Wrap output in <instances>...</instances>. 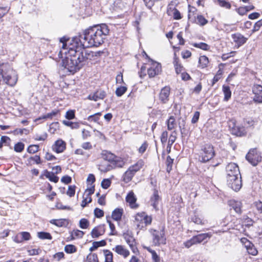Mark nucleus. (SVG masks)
I'll list each match as a JSON object with an SVG mask.
<instances>
[{
	"mask_svg": "<svg viewBox=\"0 0 262 262\" xmlns=\"http://www.w3.org/2000/svg\"><path fill=\"white\" fill-rule=\"evenodd\" d=\"M109 31L106 24L95 25L85 30L83 34L73 37L72 42L84 47H98L103 42Z\"/></svg>",
	"mask_w": 262,
	"mask_h": 262,
	"instance_id": "nucleus-1",
	"label": "nucleus"
},
{
	"mask_svg": "<svg viewBox=\"0 0 262 262\" xmlns=\"http://www.w3.org/2000/svg\"><path fill=\"white\" fill-rule=\"evenodd\" d=\"M72 47H70L69 54L70 57L67 56L62 60L61 66L71 73H75L79 70L82 65L80 58L81 56L77 49V46L73 42Z\"/></svg>",
	"mask_w": 262,
	"mask_h": 262,
	"instance_id": "nucleus-2",
	"label": "nucleus"
},
{
	"mask_svg": "<svg viewBox=\"0 0 262 262\" xmlns=\"http://www.w3.org/2000/svg\"><path fill=\"white\" fill-rule=\"evenodd\" d=\"M75 44V46H77V49L81 55V56L80 55V58L82 66L87 61L96 60L98 57L101 56L104 53L103 51H101L96 52L86 51L85 50L86 47L79 44Z\"/></svg>",
	"mask_w": 262,
	"mask_h": 262,
	"instance_id": "nucleus-3",
	"label": "nucleus"
},
{
	"mask_svg": "<svg viewBox=\"0 0 262 262\" xmlns=\"http://www.w3.org/2000/svg\"><path fill=\"white\" fill-rule=\"evenodd\" d=\"M214 151L213 147L210 144L203 146L199 153V160L200 162L205 163L213 158Z\"/></svg>",
	"mask_w": 262,
	"mask_h": 262,
	"instance_id": "nucleus-4",
	"label": "nucleus"
},
{
	"mask_svg": "<svg viewBox=\"0 0 262 262\" xmlns=\"http://www.w3.org/2000/svg\"><path fill=\"white\" fill-rule=\"evenodd\" d=\"M151 234L152 235V243L155 246L166 244V238L163 229L160 231L152 230Z\"/></svg>",
	"mask_w": 262,
	"mask_h": 262,
	"instance_id": "nucleus-5",
	"label": "nucleus"
},
{
	"mask_svg": "<svg viewBox=\"0 0 262 262\" xmlns=\"http://www.w3.org/2000/svg\"><path fill=\"white\" fill-rule=\"evenodd\" d=\"M227 184L229 187L235 191H239L242 186L241 176H232L227 179Z\"/></svg>",
	"mask_w": 262,
	"mask_h": 262,
	"instance_id": "nucleus-6",
	"label": "nucleus"
},
{
	"mask_svg": "<svg viewBox=\"0 0 262 262\" xmlns=\"http://www.w3.org/2000/svg\"><path fill=\"white\" fill-rule=\"evenodd\" d=\"M246 158L253 166H256L261 161V156L256 149H251L247 154Z\"/></svg>",
	"mask_w": 262,
	"mask_h": 262,
	"instance_id": "nucleus-7",
	"label": "nucleus"
},
{
	"mask_svg": "<svg viewBox=\"0 0 262 262\" xmlns=\"http://www.w3.org/2000/svg\"><path fill=\"white\" fill-rule=\"evenodd\" d=\"M227 179L232 178V176H241L238 166L234 163L228 164L226 168Z\"/></svg>",
	"mask_w": 262,
	"mask_h": 262,
	"instance_id": "nucleus-8",
	"label": "nucleus"
},
{
	"mask_svg": "<svg viewBox=\"0 0 262 262\" xmlns=\"http://www.w3.org/2000/svg\"><path fill=\"white\" fill-rule=\"evenodd\" d=\"M151 64L150 68L147 69V74L149 78L154 77L161 72V64L151 60Z\"/></svg>",
	"mask_w": 262,
	"mask_h": 262,
	"instance_id": "nucleus-9",
	"label": "nucleus"
},
{
	"mask_svg": "<svg viewBox=\"0 0 262 262\" xmlns=\"http://www.w3.org/2000/svg\"><path fill=\"white\" fill-rule=\"evenodd\" d=\"M170 88L169 86H166L163 88L159 93V99L161 103L166 104L169 101Z\"/></svg>",
	"mask_w": 262,
	"mask_h": 262,
	"instance_id": "nucleus-10",
	"label": "nucleus"
},
{
	"mask_svg": "<svg viewBox=\"0 0 262 262\" xmlns=\"http://www.w3.org/2000/svg\"><path fill=\"white\" fill-rule=\"evenodd\" d=\"M254 95L253 100L258 103H262V86L258 84L254 85L252 88Z\"/></svg>",
	"mask_w": 262,
	"mask_h": 262,
	"instance_id": "nucleus-11",
	"label": "nucleus"
},
{
	"mask_svg": "<svg viewBox=\"0 0 262 262\" xmlns=\"http://www.w3.org/2000/svg\"><path fill=\"white\" fill-rule=\"evenodd\" d=\"M106 92L102 90H99L93 94L89 95L88 98L91 100L97 101L99 99H103L106 96Z\"/></svg>",
	"mask_w": 262,
	"mask_h": 262,
	"instance_id": "nucleus-12",
	"label": "nucleus"
},
{
	"mask_svg": "<svg viewBox=\"0 0 262 262\" xmlns=\"http://www.w3.org/2000/svg\"><path fill=\"white\" fill-rule=\"evenodd\" d=\"M66 144L62 140H57L52 146L53 150L57 153L62 152L66 149Z\"/></svg>",
	"mask_w": 262,
	"mask_h": 262,
	"instance_id": "nucleus-13",
	"label": "nucleus"
},
{
	"mask_svg": "<svg viewBox=\"0 0 262 262\" xmlns=\"http://www.w3.org/2000/svg\"><path fill=\"white\" fill-rule=\"evenodd\" d=\"M228 204L230 207L234 209L236 213L241 214L242 206L241 202L235 201V200H231L228 201Z\"/></svg>",
	"mask_w": 262,
	"mask_h": 262,
	"instance_id": "nucleus-14",
	"label": "nucleus"
},
{
	"mask_svg": "<svg viewBox=\"0 0 262 262\" xmlns=\"http://www.w3.org/2000/svg\"><path fill=\"white\" fill-rule=\"evenodd\" d=\"M211 236V234L209 233H201L197 235L193 236L192 238L193 239V241L194 242V244H198L202 243L203 241H204L205 239H206L207 238H210Z\"/></svg>",
	"mask_w": 262,
	"mask_h": 262,
	"instance_id": "nucleus-15",
	"label": "nucleus"
},
{
	"mask_svg": "<svg viewBox=\"0 0 262 262\" xmlns=\"http://www.w3.org/2000/svg\"><path fill=\"white\" fill-rule=\"evenodd\" d=\"M136 201L137 199L134 193L132 191H130L126 197V201L129 204L131 208H136L138 207V206L136 203Z\"/></svg>",
	"mask_w": 262,
	"mask_h": 262,
	"instance_id": "nucleus-16",
	"label": "nucleus"
},
{
	"mask_svg": "<svg viewBox=\"0 0 262 262\" xmlns=\"http://www.w3.org/2000/svg\"><path fill=\"white\" fill-rule=\"evenodd\" d=\"M232 38L233 41L238 45V47L241 46L244 44L247 38L245 37L240 33H235L232 35Z\"/></svg>",
	"mask_w": 262,
	"mask_h": 262,
	"instance_id": "nucleus-17",
	"label": "nucleus"
},
{
	"mask_svg": "<svg viewBox=\"0 0 262 262\" xmlns=\"http://www.w3.org/2000/svg\"><path fill=\"white\" fill-rule=\"evenodd\" d=\"M231 127L232 134L237 136H242L246 134V132L243 126H237L235 123H233Z\"/></svg>",
	"mask_w": 262,
	"mask_h": 262,
	"instance_id": "nucleus-18",
	"label": "nucleus"
},
{
	"mask_svg": "<svg viewBox=\"0 0 262 262\" xmlns=\"http://www.w3.org/2000/svg\"><path fill=\"white\" fill-rule=\"evenodd\" d=\"M117 253L123 256L124 258L127 257L129 255V252L128 250L124 248L122 245H117L113 249Z\"/></svg>",
	"mask_w": 262,
	"mask_h": 262,
	"instance_id": "nucleus-19",
	"label": "nucleus"
},
{
	"mask_svg": "<svg viewBox=\"0 0 262 262\" xmlns=\"http://www.w3.org/2000/svg\"><path fill=\"white\" fill-rule=\"evenodd\" d=\"M136 173L129 168L125 172L123 175V181L127 183L130 182Z\"/></svg>",
	"mask_w": 262,
	"mask_h": 262,
	"instance_id": "nucleus-20",
	"label": "nucleus"
},
{
	"mask_svg": "<svg viewBox=\"0 0 262 262\" xmlns=\"http://www.w3.org/2000/svg\"><path fill=\"white\" fill-rule=\"evenodd\" d=\"M111 165L113 166V169L117 167L121 168L125 165V162L121 158L116 156V158H114Z\"/></svg>",
	"mask_w": 262,
	"mask_h": 262,
	"instance_id": "nucleus-21",
	"label": "nucleus"
},
{
	"mask_svg": "<svg viewBox=\"0 0 262 262\" xmlns=\"http://www.w3.org/2000/svg\"><path fill=\"white\" fill-rule=\"evenodd\" d=\"M101 156L104 160L111 162V164L114 160V158H116V156L115 155L107 150H103L101 153Z\"/></svg>",
	"mask_w": 262,
	"mask_h": 262,
	"instance_id": "nucleus-22",
	"label": "nucleus"
},
{
	"mask_svg": "<svg viewBox=\"0 0 262 262\" xmlns=\"http://www.w3.org/2000/svg\"><path fill=\"white\" fill-rule=\"evenodd\" d=\"M159 199L160 197L159 195H158V192L157 190L155 189L153 193V195L150 198V201L151 202V205L156 209H157V205L159 201Z\"/></svg>",
	"mask_w": 262,
	"mask_h": 262,
	"instance_id": "nucleus-23",
	"label": "nucleus"
},
{
	"mask_svg": "<svg viewBox=\"0 0 262 262\" xmlns=\"http://www.w3.org/2000/svg\"><path fill=\"white\" fill-rule=\"evenodd\" d=\"M50 223L58 227L67 226L68 224V220L64 219H61L58 220L53 219L50 221Z\"/></svg>",
	"mask_w": 262,
	"mask_h": 262,
	"instance_id": "nucleus-24",
	"label": "nucleus"
},
{
	"mask_svg": "<svg viewBox=\"0 0 262 262\" xmlns=\"http://www.w3.org/2000/svg\"><path fill=\"white\" fill-rule=\"evenodd\" d=\"M247 250L249 254L252 255H256L258 253V251L255 248L254 245L250 242H247L246 247Z\"/></svg>",
	"mask_w": 262,
	"mask_h": 262,
	"instance_id": "nucleus-25",
	"label": "nucleus"
},
{
	"mask_svg": "<svg viewBox=\"0 0 262 262\" xmlns=\"http://www.w3.org/2000/svg\"><path fill=\"white\" fill-rule=\"evenodd\" d=\"M144 161L140 159L137 162L136 164L130 166L129 168L133 171L134 173H136L137 171L140 170L144 166Z\"/></svg>",
	"mask_w": 262,
	"mask_h": 262,
	"instance_id": "nucleus-26",
	"label": "nucleus"
},
{
	"mask_svg": "<svg viewBox=\"0 0 262 262\" xmlns=\"http://www.w3.org/2000/svg\"><path fill=\"white\" fill-rule=\"evenodd\" d=\"M173 63L176 73L178 74L180 73L183 70V67L180 63L179 58L176 57V54H174V58Z\"/></svg>",
	"mask_w": 262,
	"mask_h": 262,
	"instance_id": "nucleus-27",
	"label": "nucleus"
},
{
	"mask_svg": "<svg viewBox=\"0 0 262 262\" xmlns=\"http://www.w3.org/2000/svg\"><path fill=\"white\" fill-rule=\"evenodd\" d=\"M123 213V209L117 208L115 209L112 214V218L117 221L121 220Z\"/></svg>",
	"mask_w": 262,
	"mask_h": 262,
	"instance_id": "nucleus-28",
	"label": "nucleus"
},
{
	"mask_svg": "<svg viewBox=\"0 0 262 262\" xmlns=\"http://www.w3.org/2000/svg\"><path fill=\"white\" fill-rule=\"evenodd\" d=\"M223 91L224 94V100L227 101L231 98V92L230 87L228 85H224L223 86Z\"/></svg>",
	"mask_w": 262,
	"mask_h": 262,
	"instance_id": "nucleus-29",
	"label": "nucleus"
},
{
	"mask_svg": "<svg viewBox=\"0 0 262 262\" xmlns=\"http://www.w3.org/2000/svg\"><path fill=\"white\" fill-rule=\"evenodd\" d=\"M45 176L51 182L57 183L58 181L59 178L58 177L56 176L54 173L50 172L47 170L45 171Z\"/></svg>",
	"mask_w": 262,
	"mask_h": 262,
	"instance_id": "nucleus-30",
	"label": "nucleus"
},
{
	"mask_svg": "<svg viewBox=\"0 0 262 262\" xmlns=\"http://www.w3.org/2000/svg\"><path fill=\"white\" fill-rule=\"evenodd\" d=\"M145 213L144 212H142L140 213H138L136 214L135 216V221L137 223V226L138 227H140V224H143V222L144 218L145 217Z\"/></svg>",
	"mask_w": 262,
	"mask_h": 262,
	"instance_id": "nucleus-31",
	"label": "nucleus"
},
{
	"mask_svg": "<svg viewBox=\"0 0 262 262\" xmlns=\"http://www.w3.org/2000/svg\"><path fill=\"white\" fill-rule=\"evenodd\" d=\"M103 252L105 256V262H113L112 252L108 250H103Z\"/></svg>",
	"mask_w": 262,
	"mask_h": 262,
	"instance_id": "nucleus-32",
	"label": "nucleus"
},
{
	"mask_svg": "<svg viewBox=\"0 0 262 262\" xmlns=\"http://www.w3.org/2000/svg\"><path fill=\"white\" fill-rule=\"evenodd\" d=\"M199 62L200 67H201V68H204L207 66L209 60L206 56H201L199 58Z\"/></svg>",
	"mask_w": 262,
	"mask_h": 262,
	"instance_id": "nucleus-33",
	"label": "nucleus"
},
{
	"mask_svg": "<svg viewBox=\"0 0 262 262\" xmlns=\"http://www.w3.org/2000/svg\"><path fill=\"white\" fill-rule=\"evenodd\" d=\"M20 235L22 236V239H21V241H19L17 239V237H16L15 239H14V241L15 242H16V243H20V242H21L23 240L28 241V240H29L31 238V235L28 232H21L20 233Z\"/></svg>",
	"mask_w": 262,
	"mask_h": 262,
	"instance_id": "nucleus-34",
	"label": "nucleus"
},
{
	"mask_svg": "<svg viewBox=\"0 0 262 262\" xmlns=\"http://www.w3.org/2000/svg\"><path fill=\"white\" fill-rule=\"evenodd\" d=\"M84 235V232L79 230H74L71 234V239H74L75 237L81 238Z\"/></svg>",
	"mask_w": 262,
	"mask_h": 262,
	"instance_id": "nucleus-35",
	"label": "nucleus"
},
{
	"mask_svg": "<svg viewBox=\"0 0 262 262\" xmlns=\"http://www.w3.org/2000/svg\"><path fill=\"white\" fill-rule=\"evenodd\" d=\"M167 128L168 130L173 129L176 125L175 119L173 116H170L167 121Z\"/></svg>",
	"mask_w": 262,
	"mask_h": 262,
	"instance_id": "nucleus-36",
	"label": "nucleus"
},
{
	"mask_svg": "<svg viewBox=\"0 0 262 262\" xmlns=\"http://www.w3.org/2000/svg\"><path fill=\"white\" fill-rule=\"evenodd\" d=\"M37 236L41 239H51L52 238L51 234L48 232H39L37 233Z\"/></svg>",
	"mask_w": 262,
	"mask_h": 262,
	"instance_id": "nucleus-37",
	"label": "nucleus"
},
{
	"mask_svg": "<svg viewBox=\"0 0 262 262\" xmlns=\"http://www.w3.org/2000/svg\"><path fill=\"white\" fill-rule=\"evenodd\" d=\"M86 262H99L97 255L95 253H90L87 256Z\"/></svg>",
	"mask_w": 262,
	"mask_h": 262,
	"instance_id": "nucleus-38",
	"label": "nucleus"
},
{
	"mask_svg": "<svg viewBox=\"0 0 262 262\" xmlns=\"http://www.w3.org/2000/svg\"><path fill=\"white\" fill-rule=\"evenodd\" d=\"M77 250L76 247L73 245H67L64 247V251L67 253H73Z\"/></svg>",
	"mask_w": 262,
	"mask_h": 262,
	"instance_id": "nucleus-39",
	"label": "nucleus"
},
{
	"mask_svg": "<svg viewBox=\"0 0 262 262\" xmlns=\"http://www.w3.org/2000/svg\"><path fill=\"white\" fill-rule=\"evenodd\" d=\"M127 91L126 86H121L117 88L115 93L118 97L122 96Z\"/></svg>",
	"mask_w": 262,
	"mask_h": 262,
	"instance_id": "nucleus-40",
	"label": "nucleus"
},
{
	"mask_svg": "<svg viewBox=\"0 0 262 262\" xmlns=\"http://www.w3.org/2000/svg\"><path fill=\"white\" fill-rule=\"evenodd\" d=\"M124 237L126 243L129 246H132V244H135V239L134 237L130 235L129 234H124Z\"/></svg>",
	"mask_w": 262,
	"mask_h": 262,
	"instance_id": "nucleus-41",
	"label": "nucleus"
},
{
	"mask_svg": "<svg viewBox=\"0 0 262 262\" xmlns=\"http://www.w3.org/2000/svg\"><path fill=\"white\" fill-rule=\"evenodd\" d=\"M101 115L100 113H97L88 117V120L90 122H98L99 120V117Z\"/></svg>",
	"mask_w": 262,
	"mask_h": 262,
	"instance_id": "nucleus-42",
	"label": "nucleus"
},
{
	"mask_svg": "<svg viewBox=\"0 0 262 262\" xmlns=\"http://www.w3.org/2000/svg\"><path fill=\"white\" fill-rule=\"evenodd\" d=\"M173 162V159H171L169 156H167L166 163L167 165L166 170L168 172H170L172 169Z\"/></svg>",
	"mask_w": 262,
	"mask_h": 262,
	"instance_id": "nucleus-43",
	"label": "nucleus"
},
{
	"mask_svg": "<svg viewBox=\"0 0 262 262\" xmlns=\"http://www.w3.org/2000/svg\"><path fill=\"white\" fill-rule=\"evenodd\" d=\"M196 20L197 24L202 26L208 23V20L202 15H198Z\"/></svg>",
	"mask_w": 262,
	"mask_h": 262,
	"instance_id": "nucleus-44",
	"label": "nucleus"
},
{
	"mask_svg": "<svg viewBox=\"0 0 262 262\" xmlns=\"http://www.w3.org/2000/svg\"><path fill=\"white\" fill-rule=\"evenodd\" d=\"M113 169V166H112L111 165V164H107L106 166L101 165H100L99 167V169L101 171L103 172H106L108 171L111 170Z\"/></svg>",
	"mask_w": 262,
	"mask_h": 262,
	"instance_id": "nucleus-45",
	"label": "nucleus"
},
{
	"mask_svg": "<svg viewBox=\"0 0 262 262\" xmlns=\"http://www.w3.org/2000/svg\"><path fill=\"white\" fill-rule=\"evenodd\" d=\"M104 233V231L102 232L99 231L98 227H95L91 231V235L93 238H96L102 235Z\"/></svg>",
	"mask_w": 262,
	"mask_h": 262,
	"instance_id": "nucleus-46",
	"label": "nucleus"
},
{
	"mask_svg": "<svg viewBox=\"0 0 262 262\" xmlns=\"http://www.w3.org/2000/svg\"><path fill=\"white\" fill-rule=\"evenodd\" d=\"M193 46L206 51L208 50L209 49V46L204 42L195 43L193 45Z\"/></svg>",
	"mask_w": 262,
	"mask_h": 262,
	"instance_id": "nucleus-47",
	"label": "nucleus"
},
{
	"mask_svg": "<svg viewBox=\"0 0 262 262\" xmlns=\"http://www.w3.org/2000/svg\"><path fill=\"white\" fill-rule=\"evenodd\" d=\"M89 222L86 219H82L79 222V226L82 229H86L89 226Z\"/></svg>",
	"mask_w": 262,
	"mask_h": 262,
	"instance_id": "nucleus-48",
	"label": "nucleus"
},
{
	"mask_svg": "<svg viewBox=\"0 0 262 262\" xmlns=\"http://www.w3.org/2000/svg\"><path fill=\"white\" fill-rule=\"evenodd\" d=\"M218 4L222 7L230 9L231 4L226 0H217Z\"/></svg>",
	"mask_w": 262,
	"mask_h": 262,
	"instance_id": "nucleus-49",
	"label": "nucleus"
},
{
	"mask_svg": "<svg viewBox=\"0 0 262 262\" xmlns=\"http://www.w3.org/2000/svg\"><path fill=\"white\" fill-rule=\"evenodd\" d=\"M38 150L39 146L37 145H30L27 149V151L31 154H34L37 152Z\"/></svg>",
	"mask_w": 262,
	"mask_h": 262,
	"instance_id": "nucleus-50",
	"label": "nucleus"
},
{
	"mask_svg": "<svg viewBox=\"0 0 262 262\" xmlns=\"http://www.w3.org/2000/svg\"><path fill=\"white\" fill-rule=\"evenodd\" d=\"M172 11L173 12V17L174 19L179 20L181 19V14L177 9L173 8Z\"/></svg>",
	"mask_w": 262,
	"mask_h": 262,
	"instance_id": "nucleus-51",
	"label": "nucleus"
},
{
	"mask_svg": "<svg viewBox=\"0 0 262 262\" xmlns=\"http://www.w3.org/2000/svg\"><path fill=\"white\" fill-rule=\"evenodd\" d=\"M75 193V186L70 185L68 187V190L67 192V194L70 196L72 197L74 195Z\"/></svg>",
	"mask_w": 262,
	"mask_h": 262,
	"instance_id": "nucleus-52",
	"label": "nucleus"
},
{
	"mask_svg": "<svg viewBox=\"0 0 262 262\" xmlns=\"http://www.w3.org/2000/svg\"><path fill=\"white\" fill-rule=\"evenodd\" d=\"M24 149V144L21 142H18L14 146V150L16 152H21Z\"/></svg>",
	"mask_w": 262,
	"mask_h": 262,
	"instance_id": "nucleus-53",
	"label": "nucleus"
},
{
	"mask_svg": "<svg viewBox=\"0 0 262 262\" xmlns=\"http://www.w3.org/2000/svg\"><path fill=\"white\" fill-rule=\"evenodd\" d=\"M111 184V181L109 179H105L102 180L101 185L103 188L107 189L110 186Z\"/></svg>",
	"mask_w": 262,
	"mask_h": 262,
	"instance_id": "nucleus-54",
	"label": "nucleus"
},
{
	"mask_svg": "<svg viewBox=\"0 0 262 262\" xmlns=\"http://www.w3.org/2000/svg\"><path fill=\"white\" fill-rule=\"evenodd\" d=\"M32 161H34L37 164H40L41 163L40 158L39 156L37 155L31 157L28 159V161L29 162H31Z\"/></svg>",
	"mask_w": 262,
	"mask_h": 262,
	"instance_id": "nucleus-55",
	"label": "nucleus"
},
{
	"mask_svg": "<svg viewBox=\"0 0 262 262\" xmlns=\"http://www.w3.org/2000/svg\"><path fill=\"white\" fill-rule=\"evenodd\" d=\"M94 212L95 216L98 218H100L104 215L103 211L98 208L95 209Z\"/></svg>",
	"mask_w": 262,
	"mask_h": 262,
	"instance_id": "nucleus-56",
	"label": "nucleus"
},
{
	"mask_svg": "<svg viewBox=\"0 0 262 262\" xmlns=\"http://www.w3.org/2000/svg\"><path fill=\"white\" fill-rule=\"evenodd\" d=\"M148 250L151 253L153 260L155 262H160V259L157 253L154 250H149L148 249Z\"/></svg>",
	"mask_w": 262,
	"mask_h": 262,
	"instance_id": "nucleus-57",
	"label": "nucleus"
},
{
	"mask_svg": "<svg viewBox=\"0 0 262 262\" xmlns=\"http://www.w3.org/2000/svg\"><path fill=\"white\" fill-rule=\"evenodd\" d=\"M75 112L73 110L68 111L66 114V118L68 120H71L75 118Z\"/></svg>",
	"mask_w": 262,
	"mask_h": 262,
	"instance_id": "nucleus-58",
	"label": "nucleus"
},
{
	"mask_svg": "<svg viewBox=\"0 0 262 262\" xmlns=\"http://www.w3.org/2000/svg\"><path fill=\"white\" fill-rule=\"evenodd\" d=\"M9 9L10 8L8 7H0V18L7 14Z\"/></svg>",
	"mask_w": 262,
	"mask_h": 262,
	"instance_id": "nucleus-59",
	"label": "nucleus"
},
{
	"mask_svg": "<svg viewBox=\"0 0 262 262\" xmlns=\"http://www.w3.org/2000/svg\"><path fill=\"white\" fill-rule=\"evenodd\" d=\"M92 202V198L91 197H88L86 196L85 198L83 196V199L81 202V206L82 208H84L86 206V204L88 203H90Z\"/></svg>",
	"mask_w": 262,
	"mask_h": 262,
	"instance_id": "nucleus-60",
	"label": "nucleus"
},
{
	"mask_svg": "<svg viewBox=\"0 0 262 262\" xmlns=\"http://www.w3.org/2000/svg\"><path fill=\"white\" fill-rule=\"evenodd\" d=\"M152 218L150 216H148L145 214V217L144 218L143 224L146 226L148 225H150L151 223Z\"/></svg>",
	"mask_w": 262,
	"mask_h": 262,
	"instance_id": "nucleus-61",
	"label": "nucleus"
},
{
	"mask_svg": "<svg viewBox=\"0 0 262 262\" xmlns=\"http://www.w3.org/2000/svg\"><path fill=\"white\" fill-rule=\"evenodd\" d=\"M75 154L76 155H80L84 156L86 157H89L90 156V154H89L86 152L84 151L83 150V149H82H82L81 148L77 149L75 151Z\"/></svg>",
	"mask_w": 262,
	"mask_h": 262,
	"instance_id": "nucleus-62",
	"label": "nucleus"
},
{
	"mask_svg": "<svg viewBox=\"0 0 262 262\" xmlns=\"http://www.w3.org/2000/svg\"><path fill=\"white\" fill-rule=\"evenodd\" d=\"M81 147L82 149L85 150H90L93 148L92 144L89 142H84L81 145Z\"/></svg>",
	"mask_w": 262,
	"mask_h": 262,
	"instance_id": "nucleus-63",
	"label": "nucleus"
},
{
	"mask_svg": "<svg viewBox=\"0 0 262 262\" xmlns=\"http://www.w3.org/2000/svg\"><path fill=\"white\" fill-rule=\"evenodd\" d=\"M262 26V19L257 21L254 26L252 30L253 32L257 31L259 28Z\"/></svg>",
	"mask_w": 262,
	"mask_h": 262,
	"instance_id": "nucleus-64",
	"label": "nucleus"
}]
</instances>
